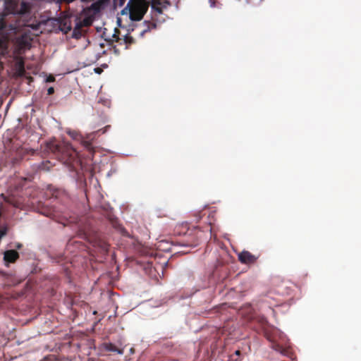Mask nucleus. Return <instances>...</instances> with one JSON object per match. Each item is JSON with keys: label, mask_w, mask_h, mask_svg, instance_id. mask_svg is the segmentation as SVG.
<instances>
[{"label": "nucleus", "mask_w": 361, "mask_h": 361, "mask_svg": "<svg viewBox=\"0 0 361 361\" xmlns=\"http://www.w3.org/2000/svg\"><path fill=\"white\" fill-rule=\"evenodd\" d=\"M32 8V3L23 0H4V9L0 12V35L8 39L21 27L27 26L21 18L28 16Z\"/></svg>", "instance_id": "f257e3e1"}, {"label": "nucleus", "mask_w": 361, "mask_h": 361, "mask_svg": "<svg viewBox=\"0 0 361 361\" xmlns=\"http://www.w3.org/2000/svg\"><path fill=\"white\" fill-rule=\"evenodd\" d=\"M31 14V12L30 13ZM30 15L27 17L22 18V20H25L27 23V26H23L20 27L18 32L23 30V33L16 38L15 42V50H14V64L13 70L16 74L18 76H23L25 73V61L22 55L27 51L29 50L32 47V42L33 39L32 34L30 30L27 31L24 27H30L26 18H29Z\"/></svg>", "instance_id": "f03ea898"}, {"label": "nucleus", "mask_w": 361, "mask_h": 361, "mask_svg": "<svg viewBox=\"0 0 361 361\" xmlns=\"http://www.w3.org/2000/svg\"><path fill=\"white\" fill-rule=\"evenodd\" d=\"M109 126H106L104 128L99 129L97 131L87 134L83 137L76 131H70L68 134L70 136L76 140H79L82 145L86 148L89 152H94V147L92 146V141L95 139L97 134H104L106 133V129Z\"/></svg>", "instance_id": "7ed1b4c3"}, {"label": "nucleus", "mask_w": 361, "mask_h": 361, "mask_svg": "<svg viewBox=\"0 0 361 361\" xmlns=\"http://www.w3.org/2000/svg\"><path fill=\"white\" fill-rule=\"evenodd\" d=\"M50 149L54 153L57 154L59 158L65 164L71 165L75 159V151L69 147H64L62 145H53Z\"/></svg>", "instance_id": "20e7f679"}, {"label": "nucleus", "mask_w": 361, "mask_h": 361, "mask_svg": "<svg viewBox=\"0 0 361 361\" xmlns=\"http://www.w3.org/2000/svg\"><path fill=\"white\" fill-rule=\"evenodd\" d=\"M274 285L275 286V292L281 295H290L294 287V284L292 282L279 279H274Z\"/></svg>", "instance_id": "39448f33"}, {"label": "nucleus", "mask_w": 361, "mask_h": 361, "mask_svg": "<svg viewBox=\"0 0 361 361\" xmlns=\"http://www.w3.org/2000/svg\"><path fill=\"white\" fill-rule=\"evenodd\" d=\"M238 260L244 264H255L257 259L259 258V255L256 256L252 255L251 252L247 250H243L238 255Z\"/></svg>", "instance_id": "423d86ee"}, {"label": "nucleus", "mask_w": 361, "mask_h": 361, "mask_svg": "<svg viewBox=\"0 0 361 361\" xmlns=\"http://www.w3.org/2000/svg\"><path fill=\"white\" fill-rule=\"evenodd\" d=\"M106 0H97L92 3L90 6L83 9V13L87 16H94L100 12Z\"/></svg>", "instance_id": "0eeeda50"}, {"label": "nucleus", "mask_w": 361, "mask_h": 361, "mask_svg": "<svg viewBox=\"0 0 361 361\" xmlns=\"http://www.w3.org/2000/svg\"><path fill=\"white\" fill-rule=\"evenodd\" d=\"M19 257L20 255L16 250H8L4 253V260L7 267L10 263H15Z\"/></svg>", "instance_id": "6e6552de"}, {"label": "nucleus", "mask_w": 361, "mask_h": 361, "mask_svg": "<svg viewBox=\"0 0 361 361\" xmlns=\"http://www.w3.org/2000/svg\"><path fill=\"white\" fill-rule=\"evenodd\" d=\"M104 348L107 351L116 353L119 355H122L123 353V349L117 348L114 344L111 343H104Z\"/></svg>", "instance_id": "1a4fd4ad"}, {"label": "nucleus", "mask_w": 361, "mask_h": 361, "mask_svg": "<svg viewBox=\"0 0 361 361\" xmlns=\"http://www.w3.org/2000/svg\"><path fill=\"white\" fill-rule=\"evenodd\" d=\"M4 200L16 207H19L21 205V202L18 200H16L13 196L6 197Z\"/></svg>", "instance_id": "9d476101"}, {"label": "nucleus", "mask_w": 361, "mask_h": 361, "mask_svg": "<svg viewBox=\"0 0 361 361\" xmlns=\"http://www.w3.org/2000/svg\"><path fill=\"white\" fill-rule=\"evenodd\" d=\"M93 18L92 16H85L80 22V25L84 27H88L92 25Z\"/></svg>", "instance_id": "9b49d317"}, {"label": "nucleus", "mask_w": 361, "mask_h": 361, "mask_svg": "<svg viewBox=\"0 0 361 361\" xmlns=\"http://www.w3.org/2000/svg\"><path fill=\"white\" fill-rule=\"evenodd\" d=\"M253 319L256 321L262 328H264L267 324V320L264 316H257L253 318Z\"/></svg>", "instance_id": "f8f14e48"}, {"label": "nucleus", "mask_w": 361, "mask_h": 361, "mask_svg": "<svg viewBox=\"0 0 361 361\" xmlns=\"http://www.w3.org/2000/svg\"><path fill=\"white\" fill-rule=\"evenodd\" d=\"M272 348L275 350L279 351V352H280L281 353H283V349L282 346H281L280 345L274 343L272 345Z\"/></svg>", "instance_id": "ddd939ff"}, {"label": "nucleus", "mask_w": 361, "mask_h": 361, "mask_svg": "<svg viewBox=\"0 0 361 361\" xmlns=\"http://www.w3.org/2000/svg\"><path fill=\"white\" fill-rule=\"evenodd\" d=\"M20 152H23V154H28L30 152L31 153V154H34V153H35L34 149H25V148L21 149Z\"/></svg>", "instance_id": "4468645a"}, {"label": "nucleus", "mask_w": 361, "mask_h": 361, "mask_svg": "<svg viewBox=\"0 0 361 361\" xmlns=\"http://www.w3.org/2000/svg\"><path fill=\"white\" fill-rule=\"evenodd\" d=\"M7 233V228L4 227L0 229V238L2 239Z\"/></svg>", "instance_id": "2eb2a0df"}, {"label": "nucleus", "mask_w": 361, "mask_h": 361, "mask_svg": "<svg viewBox=\"0 0 361 361\" xmlns=\"http://www.w3.org/2000/svg\"><path fill=\"white\" fill-rule=\"evenodd\" d=\"M47 164H45L44 162H42L40 163L38 166H37V169L38 170H45V169H48V167L46 166Z\"/></svg>", "instance_id": "dca6fc26"}, {"label": "nucleus", "mask_w": 361, "mask_h": 361, "mask_svg": "<svg viewBox=\"0 0 361 361\" xmlns=\"http://www.w3.org/2000/svg\"><path fill=\"white\" fill-rule=\"evenodd\" d=\"M125 42L126 44H131L134 42V39L131 36H126Z\"/></svg>", "instance_id": "f3484780"}, {"label": "nucleus", "mask_w": 361, "mask_h": 361, "mask_svg": "<svg viewBox=\"0 0 361 361\" xmlns=\"http://www.w3.org/2000/svg\"><path fill=\"white\" fill-rule=\"evenodd\" d=\"M195 216L197 218V222L199 221L202 216V212H199L195 213Z\"/></svg>", "instance_id": "a211bd4d"}, {"label": "nucleus", "mask_w": 361, "mask_h": 361, "mask_svg": "<svg viewBox=\"0 0 361 361\" xmlns=\"http://www.w3.org/2000/svg\"><path fill=\"white\" fill-rule=\"evenodd\" d=\"M54 87H49V88H48V90H47V94H49V95H50V94H52L54 93Z\"/></svg>", "instance_id": "6ab92c4d"}, {"label": "nucleus", "mask_w": 361, "mask_h": 361, "mask_svg": "<svg viewBox=\"0 0 361 361\" xmlns=\"http://www.w3.org/2000/svg\"><path fill=\"white\" fill-rule=\"evenodd\" d=\"M54 77H51V78H49V79H48V81H49V82H52V81H54Z\"/></svg>", "instance_id": "aec40b11"}, {"label": "nucleus", "mask_w": 361, "mask_h": 361, "mask_svg": "<svg viewBox=\"0 0 361 361\" xmlns=\"http://www.w3.org/2000/svg\"><path fill=\"white\" fill-rule=\"evenodd\" d=\"M16 247H17L18 249H20V248L22 247V245H21V244H18V245H16Z\"/></svg>", "instance_id": "412c9836"}, {"label": "nucleus", "mask_w": 361, "mask_h": 361, "mask_svg": "<svg viewBox=\"0 0 361 361\" xmlns=\"http://www.w3.org/2000/svg\"><path fill=\"white\" fill-rule=\"evenodd\" d=\"M235 354H236V355H240V350H236V351H235Z\"/></svg>", "instance_id": "4be33fe9"}, {"label": "nucleus", "mask_w": 361, "mask_h": 361, "mask_svg": "<svg viewBox=\"0 0 361 361\" xmlns=\"http://www.w3.org/2000/svg\"><path fill=\"white\" fill-rule=\"evenodd\" d=\"M3 68V65L1 63V62H0V70Z\"/></svg>", "instance_id": "5701e85b"}, {"label": "nucleus", "mask_w": 361, "mask_h": 361, "mask_svg": "<svg viewBox=\"0 0 361 361\" xmlns=\"http://www.w3.org/2000/svg\"><path fill=\"white\" fill-rule=\"evenodd\" d=\"M152 26H153L154 27H156L155 23H152Z\"/></svg>", "instance_id": "b1692460"}]
</instances>
